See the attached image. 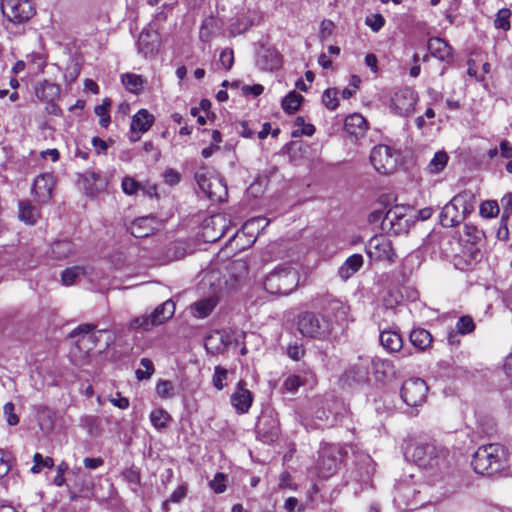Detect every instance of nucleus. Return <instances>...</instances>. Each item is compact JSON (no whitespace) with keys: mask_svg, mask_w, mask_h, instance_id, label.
Here are the masks:
<instances>
[{"mask_svg":"<svg viewBox=\"0 0 512 512\" xmlns=\"http://www.w3.org/2000/svg\"><path fill=\"white\" fill-rule=\"evenodd\" d=\"M471 465L477 474L498 476L506 474L512 463L510 453L504 445L490 443L478 447Z\"/></svg>","mask_w":512,"mask_h":512,"instance_id":"nucleus-1","label":"nucleus"},{"mask_svg":"<svg viewBox=\"0 0 512 512\" xmlns=\"http://www.w3.org/2000/svg\"><path fill=\"white\" fill-rule=\"evenodd\" d=\"M411 457L416 465L424 469L444 473L450 467L448 449L434 442L415 443Z\"/></svg>","mask_w":512,"mask_h":512,"instance_id":"nucleus-2","label":"nucleus"},{"mask_svg":"<svg viewBox=\"0 0 512 512\" xmlns=\"http://www.w3.org/2000/svg\"><path fill=\"white\" fill-rule=\"evenodd\" d=\"M299 284V274L290 265H280L271 271L265 278L264 289L272 295H288Z\"/></svg>","mask_w":512,"mask_h":512,"instance_id":"nucleus-3","label":"nucleus"},{"mask_svg":"<svg viewBox=\"0 0 512 512\" xmlns=\"http://www.w3.org/2000/svg\"><path fill=\"white\" fill-rule=\"evenodd\" d=\"M72 337L79 336L77 345L81 350L90 351L96 347L100 351L106 350L114 342V333L108 329L95 330V326L84 324L77 327Z\"/></svg>","mask_w":512,"mask_h":512,"instance_id":"nucleus-4","label":"nucleus"},{"mask_svg":"<svg viewBox=\"0 0 512 512\" xmlns=\"http://www.w3.org/2000/svg\"><path fill=\"white\" fill-rule=\"evenodd\" d=\"M297 329L304 337L326 340L333 331V321L323 314L303 312L298 316Z\"/></svg>","mask_w":512,"mask_h":512,"instance_id":"nucleus-5","label":"nucleus"},{"mask_svg":"<svg viewBox=\"0 0 512 512\" xmlns=\"http://www.w3.org/2000/svg\"><path fill=\"white\" fill-rule=\"evenodd\" d=\"M175 313V304L171 300L157 306L150 314H145L135 318L131 322V328L149 331L153 327L161 325L170 319Z\"/></svg>","mask_w":512,"mask_h":512,"instance_id":"nucleus-6","label":"nucleus"},{"mask_svg":"<svg viewBox=\"0 0 512 512\" xmlns=\"http://www.w3.org/2000/svg\"><path fill=\"white\" fill-rule=\"evenodd\" d=\"M200 190L213 202H223L227 197V187L223 180L215 175L199 171L195 175Z\"/></svg>","mask_w":512,"mask_h":512,"instance_id":"nucleus-7","label":"nucleus"},{"mask_svg":"<svg viewBox=\"0 0 512 512\" xmlns=\"http://www.w3.org/2000/svg\"><path fill=\"white\" fill-rule=\"evenodd\" d=\"M1 11L3 16L14 24L27 22L35 14L30 0H2Z\"/></svg>","mask_w":512,"mask_h":512,"instance_id":"nucleus-8","label":"nucleus"},{"mask_svg":"<svg viewBox=\"0 0 512 512\" xmlns=\"http://www.w3.org/2000/svg\"><path fill=\"white\" fill-rule=\"evenodd\" d=\"M428 386L423 379L406 380L401 388V398L410 407H417L426 401Z\"/></svg>","mask_w":512,"mask_h":512,"instance_id":"nucleus-9","label":"nucleus"},{"mask_svg":"<svg viewBox=\"0 0 512 512\" xmlns=\"http://www.w3.org/2000/svg\"><path fill=\"white\" fill-rule=\"evenodd\" d=\"M341 460V450L336 445H325L319 451L317 461L318 475L322 478H328L333 475Z\"/></svg>","mask_w":512,"mask_h":512,"instance_id":"nucleus-10","label":"nucleus"},{"mask_svg":"<svg viewBox=\"0 0 512 512\" xmlns=\"http://www.w3.org/2000/svg\"><path fill=\"white\" fill-rule=\"evenodd\" d=\"M366 252L370 258L379 261L392 263L397 258L391 240L383 235L372 237L366 244Z\"/></svg>","mask_w":512,"mask_h":512,"instance_id":"nucleus-11","label":"nucleus"},{"mask_svg":"<svg viewBox=\"0 0 512 512\" xmlns=\"http://www.w3.org/2000/svg\"><path fill=\"white\" fill-rule=\"evenodd\" d=\"M417 102V94L410 88L395 92L391 99V109L399 116L407 117L413 113Z\"/></svg>","mask_w":512,"mask_h":512,"instance_id":"nucleus-12","label":"nucleus"},{"mask_svg":"<svg viewBox=\"0 0 512 512\" xmlns=\"http://www.w3.org/2000/svg\"><path fill=\"white\" fill-rule=\"evenodd\" d=\"M256 430L258 437L264 443H272L278 438L279 425L272 416H262L257 425Z\"/></svg>","mask_w":512,"mask_h":512,"instance_id":"nucleus-13","label":"nucleus"},{"mask_svg":"<svg viewBox=\"0 0 512 512\" xmlns=\"http://www.w3.org/2000/svg\"><path fill=\"white\" fill-rule=\"evenodd\" d=\"M160 45V36L156 31L144 30L140 33L137 47L139 53L145 57H152L158 51Z\"/></svg>","mask_w":512,"mask_h":512,"instance_id":"nucleus-14","label":"nucleus"},{"mask_svg":"<svg viewBox=\"0 0 512 512\" xmlns=\"http://www.w3.org/2000/svg\"><path fill=\"white\" fill-rule=\"evenodd\" d=\"M231 404L240 414L247 413L253 402L252 393L246 388V383L240 380L231 395Z\"/></svg>","mask_w":512,"mask_h":512,"instance_id":"nucleus-15","label":"nucleus"},{"mask_svg":"<svg viewBox=\"0 0 512 512\" xmlns=\"http://www.w3.org/2000/svg\"><path fill=\"white\" fill-rule=\"evenodd\" d=\"M55 179L52 174L44 173L39 175L33 184V192L40 203H47L52 196Z\"/></svg>","mask_w":512,"mask_h":512,"instance_id":"nucleus-16","label":"nucleus"},{"mask_svg":"<svg viewBox=\"0 0 512 512\" xmlns=\"http://www.w3.org/2000/svg\"><path fill=\"white\" fill-rule=\"evenodd\" d=\"M219 299L215 295H210L199 299L189 306V310L192 316L198 319H204L208 317L213 310L216 308Z\"/></svg>","mask_w":512,"mask_h":512,"instance_id":"nucleus-17","label":"nucleus"},{"mask_svg":"<svg viewBox=\"0 0 512 512\" xmlns=\"http://www.w3.org/2000/svg\"><path fill=\"white\" fill-rule=\"evenodd\" d=\"M349 307L340 300H330L324 308V317L333 321V327L335 324H341L347 318Z\"/></svg>","mask_w":512,"mask_h":512,"instance_id":"nucleus-18","label":"nucleus"},{"mask_svg":"<svg viewBox=\"0 0 512 512\" xmlns=\"http://www.w3.org/2000/svg\"><path fill=\"white\" fill-rule=\"evenodd\" d=\"M466 215L451 200L448 202L440 213V223L443 227H454L465 219Z\"/></svg>","mask_w":512,"mask_h":512,"instance_id":"nucleus-19","label":"nucleus"},{"mask_svg":"<svg viewBox=\"0 0 512 512\" xmlns=\"http://www.w3.org/2000/svg\"><path fill=\"white\" fill-rule=\"evenodd\" d=\"M153 120V116L146 109L139 110L131 120V140L135 141L139 138V136L135 137L134 134L146 132L151 127Z\"/></svg>","mask_w":512,"mask_h":512,"instance_id":"nucleus-20","label":"nucleus"},{"mask_svg":"<svg viewBox=\"0 0 512 512\" xmlns=\"http://www.w3.org/2000/svg\"><path fill=\"white\" fill-rule=\"evenodd\" d=\"M35 95L40 101L51 103L54 111L56 109L54 101L60 95V86L45 80L36 87Z\"/></svg>","mask_w":512,"mask_h":512,"instance_id":"nucleus-21","label":"nucleus"},{"mask_svg":"<svg viewBox=\"0 0 512 512\" xmlns=\"http://www.w3.org/2000/svg\"><path fill=\"white\" fill-rule=\"evenodd\" d=\"M344 129L349 135L358 139L365 135L367 131V121L361 114H351L345 119Z\"/></svg>","mask_w":512,"mask_h":512,"instance_id":"nucleus-22","label":"nucleus"},{"mask_svg":"<svg viewBox=\"0 0 512 512\" xmlns=\"http://www.w3.org/2000/svg\"><path fill=\"white\" fill-rule=\"evenodd\" d=\"M427 48L433 57L441 61H449L452 58V48L442 38H430L427 43Z\"/></svg>","mask_w":512,"mask_h":512,"instance_id":"nucleus-23","label":"nucleus"},{"mask_svg":"<svg viewBox=\"0 0 512 512\" xmlns=\"http://www.w3.org/2000/svg\"><path fill=\"white\" fill-rule=\"evenodd\" d=\"M155 220L153 217H140L135 219L130 227V233L135 238H145L148 237L150 234L153 233L155 227H154Z\"/></svg>","mask_w":512,"mask_h":512,"instance_id":"nucleus-24","label":"nucleus"},{"mask_svg":"<svg viewBox=\"0 0 512 512\" xmlns=\"http://www.w3.org/2000/svg\"><path fill=\"white\" fill-rule=\"evenodd\" d=\"M380 344L389 353L399 352L403 346L401 335L394 330H383L379 336Z\"/></svg>","mask_w":512,"mask_h":512,"instance_id":"nucleus-25","label":"nucleus"},{"mask_svg":"<svg viewBox=\"0 0 512 512\" xmlns=\"http://www.w3.org/2000/svg\"><path fill=\"white\" fill-rule=\"evenodd\" d=\"M85 190L90 196H94L104 190L107 185V179L100 173L88 171L84 175Z\"/></svg>","mask_w":512,"mask_h":512,"instance_id":"nucleus-26","label":"nucleus"},{"mask_svg":"<svg viewBox=\"0 0 512 512\" xmlns=\"http://www.w3.org/2000/svg\"><path fill=\"white\" fill-rule=\"evenodd\" d=\"M363 266V256L361 254H353L349 256L340 266L338 275L341 279L347 280L360 270Z\"/></svg>","mask_w":512,"mask_h":512,"instance_id":"nucleus-27","label":"nucleus"},{"mask_svg":"<svg viewBox=\"0 0 512 512\" xmlns=\"http://www.w3.org/2000/svg\"><path fill=\"white\" fill-rule=\"evenodd\" d=\"M231 343L230 335L226 332L217 331L207 337L205 347L213 353L224 351Z\"/></svg>","mask_w":512,"mask_h":512,"instance_id":"nucleus-28","label":"nucleus"},{"mask_svg":"<svg viewBox=\"0 0 512 512\" xmlns=\"http://www.w3.org/2000/svg\"><path fill=\"white\" fill-rule=\"evenodd\" d=\"M452 201L462 211V214L467 216L475 209L476 196L472 190H464L454 196Z\"/></svg>","mask_w":512,"mask_h":512,"instance_id":"nucleus-29","label":"nucleus"},{"mask_svg":"<svg viewBox=\"0 0 512 512\" xmlns=\"http://www.w3.org/2000/svg\"><path fill=\"white\" fill-rule=\"evenodd\" d=\"M75 253V245L70 240H58L51 244L49 254L54 259H65Z\"/></svg>","mask_w":512,"mask_h":512,"instance_id":"nucleus-30","label":"nucleus"},{"mask_svg":"<svg viewBox=\"0 0 512 512\" xmlns=\"http://www.w3.org/2000/svg\"><path fill=\"white\" fill-rule=\"evenodd\" d=\"M258 64L264 70H267V71L276 70L281 66V56L278 52H276L274 50L265 49L259 55Z\"/></svg>","mask_w":512,"mask_h":512,"instance_id":"nucleus-31","label":"nucleus"},{"mask_svg":"<svg viewBox=\"0 0 512 512\" xmlns=\"http://www.w3.org/2000/svg\"><path fill=\"white\" fill-rule=\"evenodd\" d=\"M409 338L412 345L420 351H425L432 343V335L429 331L423 328L413 329Z\"/></svg>","mask_w":512,"mask_h":512,"instance_id":"nucleus-32","label":"nucleus"},{"mask_svg":"<svg viewBox=\"0 0 512 512\" xmlns=\"http://www.w3.org/2000/svg\"><path fill=\"white\" fill-rule=\"evenodd\" d=\"M150 422L156 430L165 429L172 421L171 415L162 408H157L151 411L149 415Z\"/></svg>","mask_w":512,"mask_h":512,"instance_id":"nucleus-33","label":"nucleus"},{"mask_svg":"<svg viewBox=\"0 0 512 512\" xmlns=\"http://www.w3.org/2000/svg\"><path fill=\"white\" fill-rule=\"evenodd\" d=\"M39 216L38 209L29 202L22 201L19 203V218L21 221L33 225L37 222Z\"/></svg>","mask_w":512,"mask_h":512,"instance_id":"nucleus-34","label":"nucleus"},{"mask_svg":"<svg viewBox=\"0 0 512 512\" xmlns=\"http://www.w3.org/2000/svg\"><path fill=\"white\" fill-rule=\"evenodd\" d=\"M55 414L54 412L47 408L42 407L37 412V421L40 429L44 433H49L54 427Z\"/></svg>","mask_w":512,"mask_h":512,"instance_id":"nucleus-35","label":"nucleus"},{"mask_svg":"<svg viewBox=\"0 0 512 512\" xmlns=\"http://www.w3.org/2000/svg\"><path fill=\"white\" fill-rule=\"evenodd\" d=\"M302 100L303 97L300 94L291 91L283 98L282 109L288 114H293L298 110Z\"/></svg>","mask_w":512,"mask_h":512,"instance_id":"nucleus-36","label":"nucleus"},{"mask_svg":"<svg viewBox=\"0 0 512 512\" xmlns=\"http://www.w3.org/2000/svg\"><path fill=\"white\" fill-rule=\"evenodd\" d=\"M87 271L85 267L82 266H73L65 269L62 272L61 279L62 283L66 286H70L76 283V280L80 276L86 275Z\"/></svg>","mask_w":512,"mask_h":512,"instance_id":"nucleus-37","label":"nucleus"},{"mask_svg":"<svg viewBox=\"0 0 512 512\" xmlns=\"http://www.w3.org/2000/svg\"><path fill=\"white\" fill-rule=\"evenodd\" d=\"M268 184L267 177L258 176L254 182L246 190V195L252 198L260 197L266 190Z\"/></svg>","mask_w":512,"mask_h":512,"instance_id":"nucleus-38","label":"nucleus"},{"mask_svg":"<svg viewBox=\"0 0 512 512\" xmlns=\"http://www.w3.org/2000/svg\"><path fill=\"white\" fill-rule=\"evenodd\" d=\"M122 83L125 87L133 92L139 93L143 88V79L140 75L127 73L122 76Z\"/></svg>","mask_w":512,"mask_h":512,"instance_id":"nucleus-39","label":"nucleus"},{"mask_svg":"<svg viewBox=\"0 0 512 512\" xmlns=\"http://www.w3.org/2000/svg\"><path fill=\"white\" fill-rule=\"evenodd\" d=\"M248 273V266L244 260H235L229 266V274L234 282H239Z\"/></svg>","mask_w":512,"mask_h":512,"instance_id":"nucleus-40","label":"nucleus"},{"mask_svg":"<svg viewBox=\"0 0 512 512\" xmlns=\"http://www.w3.org/2000/svg\"><path fill=\"white\" fill-rule=\"evenodd\" d=\"M396 154L395 150L385 144H379L374 146L371 150L369 160H382L394 157Z\"/></svg>","mask_w":512,"mask_h":512,"instance_id":"nucleus-41","label":"nucleus"},{"mask_svg":"<svg viewBox=\"0 0 512 512\" xmlns=\"http://www.w3.org/2000/svg\"><path fill=\"white\" fill-rule=\"evenodd\" d=\"M156 392L162 399H171L175 396V388L169 380H159L156 384Z\"/></svg>","mask_w":512,"mask_h":512,"instance_id":"nucleus-42","label":"nucleus"},{"mask_svg":"<svg viewBox=\"0 0 512 512\" xmlns=\"http://www.w3.org/2000/svg\"><path fill=\"white\" fill-rule=\"evenodd\" d=\"M34 465L31 467V472L33 474H38L42 471L43 468H52L54 466V461L51 457H43L40 453H35L33 456Z\"/></svg>","mask_w":512,"mask_h":512,"instance_id":"nucleus-43","label":"nucleus"},{"mask_svg":"<svg viewBox=\"0 0 512 512\" xmlns=\"http://www.w3.org/2000/svg\"><path fill=\"white\" fill-rule=\"evenodd\" d=\"M140 365L144 368L143 370L142 369H137L135 374H136V378L138 380H147L149 379L152 374L154 373V365H153V362L148 359V358H142L140 360Z\"/></svg>","mask_w":512,"mask_h":512,"instance_id":"nucleus-44","label":"nucleus"},{"mask_svg":"<svg viewBox=\"0 0 512 512\" xmlns=\"http://www.w3.org/2000/svg\"><path fill=\"white\" fill-rule=\"evenodd\" d=\"M398 210V207L386 210L383 221V230H394L395 221L402 218V215L398 213Z\"/></svg>","mask_w":512,"mask_h":512,"instance_id":"nucleus-45","label":"nucleus"},{"mask_svg":"<svg viewBox=\"0 0 512 512\" xmlns=\"http://www.w3.org/2000/svg\"><path fill=\"white\" fill-rule=\"evenodd\" d=\"M337 90L329 88L322 95V102L329 110H335L338 105Z\"/></svg>","mask_w":512,"mask_h":512,"instance_id":"nucleus-46","label":"nucleus"},{"mask_svg":"<svg viewBox=\"0 0 512 512\" xmlns=\"http://www.w3.org/2000/svg\"><path fill=\"white\" fill-rule=\"evenodd\" d=\"M475 329V324L470 316H462L456 323L457 333L465 335L471 333Z\"/></svg>","mask_w":512,"mask_h":512,"instance_id":"nucleus-47","label":"nucleus"},{"mask_svg":"<svg viewBox=\"0 0 512 512\" xmlns=\"http://www.w3.org/2000/svg\"><path fill=\"white\" fill-rule=\"evenodd\" d=\"M499 213V206L496 201H484L480 205V214L485 218H492Z\"/></svg>","mask_w":512,"mask_h":512,"instance_id":"nucleus-48","label":"nucleus"},{"mask_svg":"<svg viewBox=\"0 0 512 512\" xmlns=\"http://www.w3.org/2000/svg\"><path fill=\"white\" fill-rule=\"evenodd\" d=\"M227 375L228 371L225 368L221 366H216L214 368L212 382L217 390H222L224 388V381L227 379Z\"/></svg>","mask_w":512,"mask_h":512,"instance_id":"nucleus-49","label":"nucleus"},{"mask_svg":"<svg viewBox=\"0 0 512 512\" xmlns=\"http://www.w3.org/2000/svg\"><path fill=\"white\" fill-rule=\"evenodd\" d=\"M510 16L511 11L509 9L499 10L495 19V27L507 31L510 28Z\"/></svg>","mask_w":512,"mask_h":512,"instance_id":"nucleus-50","label":"nucleus"},{"mask_svg":"<svg viewBox=\"0 0 512 512\" xmlns=\"http://www.w3.org/2000/svg\"><path fill=\"white\" fill-rule=\"evenodd\" d=\"M303 384L304 382L300 376L290 375L285 379L283 387L285 388L286 391L290 393H295Z\"/></svg>","mask_w":512,"mask_h":512,"instance_id":"nucleus-51","label":"nucleus"},{"mask_svg":"<svg viewBox=\"0 0 512 512\" xmlns=\"http://www.w3.org/2000/svg\"><path fill=\"white\" fill-rule=\"evenodd\" d=\"M365 23L372 31L378 32L385 23V19L381 14H371L366 17Z\"/></svg>","mask_w":512,"mask_h":512,"instance_id":"nucleus-52","label":"nucleus"},{"mask_svg":"<svg viewBox=\"0 0 512 512\" xmlns=\"http://www.w3.org/2000/svg\"><path fill=\"white\" fill-rule=\"evenodd\" d=\"M252 26V21L248 17L238 18L235 23L231 25V32L233 34H241L246 32Z\"/></svg>","mask_w":512,"mask_h":512,"instance_id":"nucleus-53","label":"nucleus"},{"mask_svg":"<svg viewBox=\"0 0 512 512\" xmlns=\"http://www.w3.org/2000/svg\"><path fill=\"white\" fill-rule=\"evenodd\" d=\"M122 190L127 195H133L140 190V184L132 177H125L122 180Z\"/></svg>","mask_w":512,"mask_h":512,"instance_id":"nucleus-54","label":"nucleus"},{"mask_svg":"<svg viewBox=\"0 0 512 512\" xmlns=\"http://www.w3.org/2000/svg\"><path fill=\"white\" fill-rule=\"evenodd\" d=\"M503 213L501 222L507 221L512 214V193L505 194L501 199Z\"/></svg>","mask_w":512,"mask_h":512,"instance_id":"nucleus-55","label":"nucleus"},{"mask_svg":"<svg viewBox=\"0 0 512 512\" xmlns=\"http://www.w3.org/2000/svg\"><path fill=\"white\" fill-rule=\"evenodd\" d=\"M220 62L225 69H231L234 63L233 50L230 48H225L220 54Z\"/></svg>","mask_w":512,"mask_h":512,"instance_id":"nucleus-56","label":"nucleus"},{"mask_svg":"<svg viewBox=\"0 0 512 512\" xmlns=\"http://www.w3.org/2000/svg\"><path fill=\"white\" fill-rule=\"evenodd\" d=\"M4 414L6 415L7 423L11 426L17 425L19 417L14 413V404L8 402L4 405Z\"/></svg>","mask_w":512,"mask_h":512,"instance_id":"nucleus-57","label":"nucleus"},{"mask_svg":"<svg viewBox=\"0 0 512 512\" xmlns=\"http://www.w3.org/2000/svg\"><path fill=\"white\" fill-rule=\"evenodd\" d=\"M268 224H269V221L266 218L255 217V218L249 219L244 224V229L250 230V229H253L254 227H257V228L261 227V229L263 230Z\"/></svg>","mask_w":512,"mask_h":512,"instance_id":"nucleus-58","label":"nucleus"},{"mask_svg":"<svg viewBox=\"0 0 512 512\" xmlns=\"http://www.w3.org/2000/svg\"><path fill=\"white\" fill-rule=\"evenodd\" d=\"M210 487L216 493H222L225 491L226 486L224 484V475L222 473H218L215 475L214 479L210 482Z\"/></svg>","mask_w":512,"mask_h":512,"instance_id":"nucleus-59","label":"nucleus"},{"mask_svg":"<svg viewBox=\"0 0 512 512\" xmlns=\"http://www.w3.org/2000/svg\"><path fill=\"white\" fill-rule=\"evenodd\" d=\"M143 150L146 153V155H143L147 158H152L154 160H158L160 157V151L154 146L152 142H146L143 145Z\"/></svg>","mask_w":512,"mask_h":512,"instance_id":"nucleus-60","label":"nucleus"},{"mask_svg":"<svg viewBox=\"0 0 512 512\" xmlns=\"http://www.w3.org/2000/svg\"><path fill=\"white\" fill-rule=\"evenodd\" d=\"M84 467L89 470H95L104 465V460L101 457L85 458L83 460Z\"/></svg>","mask_w":512,"mask_h":512,"instance_id":"nucleus-61","label":"nucleus"},{"mask_svg":"<svg viewBox=\"0 0 512 512\" xmlns=\"http://www.w3.org/2000/svg\"><path fill=\"white\" fill-rule=\"evenodd\" d=\"M10 470V462L4 451L0 450V478L8 474Z\"/></svg>","mask_w":512,"mask_h":512,"instance_id":"nucleus-62","label":"nucleus"},{"mask_svg":"<svg viewBox=\"0 0 512 512\" xmlns=\"http://www.w3.org/2000/svg\"><path fill=\"white\" fill-rule=\"evenodd\" d=\"M164 179L167 184L172 186V185L177 184L180 181V174L173 169H169V170L165 171Z\"/></svg>","mask_w":512,"mask_h":512,"instance_id":"nucleus-63","label":"nucleus"},{"mask_svg":"<svg viewBox=\"0 0 512 512\" xmlns=\"http://www.w3.org/2000/svg\"><path fill=\"white\" fill-rule=\"evenodd\" d=\"M503 370L507 378L512 382V353L506 357Z\"/></svg>","mask_w":512,"mask_h":512,"instance_id":"nucleus-64","label":"nucleus"}]
</instances>
